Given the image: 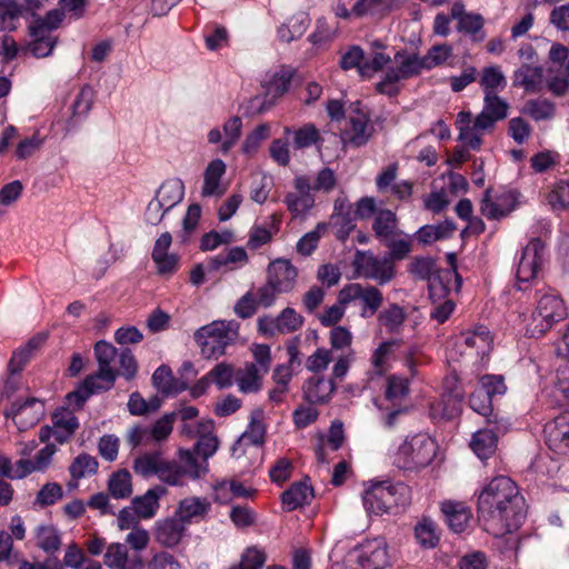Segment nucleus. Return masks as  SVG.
<instances>
[{
    "label": "nucleus",
    "mask_w": 569,
    "mask_h": 569,
    "mask_svg": "<svg viewBox=\"0 0 569 569\" xmlns=\"http://www.w3.org/2000/svg\"><path fill=\"white\" fill-rule=\"evenodd\" d=\"M478 516L485 531L498 539L506 537L508 549H518L515 532L526 518V501L513 480L506 476L491 479L478 496Z\"/></svg>",
    "instance_id": "obj_1"
},
{
    "label": "nucleus",
    "mask_w": 569,
    "mask_h": 569,
    "mask_svg": "<svg viewBox=\"0 0 569 569\" xmlns=\"http://www.w3.org/2000/svg\"><path fill=\"white\" fill-rule=\"evenodd\" d=\"M179 460L167 459L161 450L147 451L133 460L136 475L149 479L157 477L161 482L181 487L184 479H199L204 475V467L197 462L194 455L188 449H180Z\"/></svg>",
    "instance_id": "obj_2"
},
{
    "label": "nucleus",
    "mask_w": 569,
    "mask_h": 569,
    "mask_svg": "<svg viewBox=\"0 0 569 569\" xmlns=\"http://www.w3.org/2000/svg\"><path fill=\"white\" fill-rule=\"evenodd\" d=\"M437 451V441L429 435L419 432L403 438L389 451V458L400 470L419 472L433 461Z\"/></svg>",
    "instance_id": "obj_3"
},
{
    "label": "nucleus",
    "mask_w": 569,
    "mask_h": 569,
    "mask_svg": "<svg viewBox=\"0 0 569 569\" xmlns=\"http://www.w3.org/2000/svg\"><path fill=\"white\" fill-rule=\"evenodd\" d=\"M239 337V323L234 320H214L200 327L193 333V339L207 358H219L224 355L228 346Z\"/></svg>",
    "instance_id": "obj_4"
},
{
    "label": "nucleus",
    "mask_w": 569,
    "mask_h": 569,
    "mask_svg": "<svg viewBox=\"0 0 569 569\" xmlns=\"http://www.w3.org/2000/svg\"><path fill=\"white\" fill-rule=\"evenodd\" d=\"M362 500L365 509L370 515L390 513L395 508L409 503L410 489L402 482H377L365 490Z\"/></svg>",
    "instance_id": "obj_5"
},
{
    "label": "nucleus",
    "mask_w": 569,
    "mask_h": 569,
    "mask_svg": "<svg viewBox=\"0 0 569 569\" xmlns=\"http://www.w3.org/2000/svg\"><path fill=\"white\" fill-rule=\"evenodd\" d=\"M568 316L563 299L552 292L542 293L527 325V333L530 337L540 338L555 325L563 321Z\"/></svg>",
    "instance_id": "obj_6"
},
{
    "label": "nucleus",
    "mask_w": 569,
    "mask_h": 569,
    "mask_svg": "<svg viewBox=\"0 0 569 569\" xmlns=\"http://www.w3.org/2000/svg\"><path fill=\"white\" fill-rule=\"evenodd\" d=\"M393 61L397 67L389 68L382 80L376 84V90L389 97L397 96L400 91L399 82L420 74L426 69L422 57L407 51H398Z\"/></svg>",
    "instance_id": "obj_7"
},
{
    "label": "nucleus",
    "mask_w": 569,
    "mask_h": 569,
    "mask_svg": "<svg viewBox=\"0 0 569 569\" xmlns=\"http://www.w3.org/2000/svg\"><path fill=\"white\" fill-rule=\"evenodd\" d=\"M391 560L392 553L383 537L366 539L349 553V561L357 565L351 569H386Z\"/></svg>",
    "instance_id": "obj_8"
},
{
    "label": "nucleus",
    "mask_w": 569,
    "mask_h": 569,
    "mask_svg": "<svg viewBox=\"0 0 569 569\" xmlns=\"http://www.w3.org/2000/svg\"><path fill=\"white\" fill-rule=\"evenodd\" d=\"M177 413L163 415L152 425L136 423L126 432V441L131 448L161 443L167 440L173 429Z\"/></svg>",
    "instance_id": "obj_9"
},
{
    "label": "nucleus",
    "mask_w": 569,
    "mask_h": 569,
    "mask_svg": "<svg viewBox=\"0 0 569 569\" xmlns=\"http://www.w3.org/2000/svg\"><path fill=\"white\" fill-rule=\"evenodd\" d=\"M375 132L369 114L356 102L349 110L345 127L341 129L343 144L360 148L368 143Z\"/></svg>",
    "instance_id": "obj_10"
},
{
    "label": "nucleus",
    "mask_w": 569,
    "mask_h": 569,
    "mask_svg": "<svg viewBox=\"0 0 569 569\" xmlns=\"http://www.w3.org/2000/svg\"><path fill=\"white\" fill-rule=\"evenodd\" d=\"M341 303L360 302V316L365 319L375 316L383 303L382 292L375 286L352 282L340 289Z\"/></svg>",
    "instance_id": "obj_11"
},
{
    "label": "nucleus",
    "mask_w": 569,
    "mask_h": 569,
    "mask_svg": "<svg viewBox=\"0 0 569 569\" xmlns=\"http://www.w3.org/2000/svg\"><path fill=\"white\" fill-rule=\"evenodd\" d=\"M353 267L359 276L375 280L379 284L388 283L396 273L393 262L390 259H380L370 251H358Z\"/></svg>",
    "instance_id": "obj_12"
},
{
    "label": "nucleus",
    "mask_w": 569,
    "mask_h": 569,
    "mask_svg": "<svg viewBox=\"0 0 569 569\" xmlns=\"http://www.w3.org/2000/svg\"><path fill=\"white\" fill-rule=\"evenodd\" d=\"M51 426H43L39 430V440L48 442L52 437L61 445L68 442L79 428V420L74 412L68 408H60L52 413Z\"/></svg>",
    "instance_id": "obj_13"
},
{
    "label": "nucleus",
    "mask_w": 569,
    "mask_h": 569,
    "mask_svg": "<svg viewBox=\"0 0 569 569\" xmlns=\"http://www.w3.org/2000/svg\"><path fill=\"white\" fill-rule=\"evenodd\" d=\"M44 412V402L29 397L24 400H14L10 408L4 410V417L12 419L20 431H26L34 427L43 418Z\"/></svg>",
    "instance_id": "obj_14"
},
{
    "label": "nucleus",
    "mask_w": 569,
    "mask_h": 569,
    "mask_svg": "<svg viewBox=\"0 0 569 569\" xmlns=\"http://www.w3.org/2000/svg\"><path fill=\"white\" fill-rule=\"evenodd\" d=\"M94 355L99 369L94 375L87 377V385L91 387L98 382L109 390L118 376V371L111 366L116 359L117 349L110 342L100 340L94 346Z\"/></svg>",
    "instance_id": "obj_15"
},
{
    "label": "nucleus",
    "mask_w": 569,
    "mask_h": 569,
    "mask_svg": "<svg viewBox=\"0 0 569 569\" xmlns=\"http://www.w3.org/2000/svg\"><path fill=\"white\" fill-rule=\"evenodd\" d=\"M492 337L485 326L462 331L456 338V343L462 348L461 353L476 358L488 356L492 348Z\"/></svg>",
    "instance_id": "obj_16"
},
{
    "label": "nucleus",
    "mask_w": 569,
    "mask_h": 569,
    "mask_svg": "<svg viewBox=\"0 0 569 569\" xmlns=\"http://www.w3.org/2000/svg\"><path fill=\"white\" fill-rule=\"evenodd\" d=\"M545 437L548 448L558 453L569 455V409L555 417L545 426Z\"/></svg>",
    "instance_id": "obj_17"
},
{
    "label": "nucleus",
    "mask_w": 569,
    "mask_h": 569,
    "mask_svg": "<svg viewBox=\"0 0 569 569\" xmlns=\"http://www.w3.org/2000/svg\"><path fill=\"white\" fill-rule=\"evenodd\" d=\"M545 257L543 242L535 238L523 249L517 268V279L519 282H528L539 272Z\"/></svg>",
    "instance_id": "obj_18"
},
{
    "label": "nucleus",
    "mask_w": 569,
    "mask_h": 569,
    "mask_svg": "<svg viewBox=\"0 0 569 569\" xmlns=\"http://www.w3.org/2000/svg\"><path fill=\"white\" fill-rule=\"evenodd\" d=\"M293 188L295 190L287 193L283 201L295 217L303 216L315 204L310 180L306 176L296 177Z\"/></svg>",
    "instance_id": "obj_19"
},
{
    "label": "nucleus",
    "mask_w": 569,
    "mask_h": 569,
    "mask_svg": "<svg viewBox=\"0 0 569 569\" xmlns=\"http://www.w3.org/2000/svg\"><path fill=\"white\" fill-rule=\"evenodd\" d=\"M451 18L457 21V31L469 36L473 41L485 39V19L480 13L467 12L462 2H455L451 7Z\"/></svg>",
    "instance_id": "obj_20"
},
{
    "label": "nucleus",
    "mask_w": 569,
    "mask_h": 569,
    "mask_svg": "<svg viewBox=\"0 0 569 569\" xmlns=\"http://www.w3.org/2000/svg\"><path fill=\"white\" fill-rule=\"evenodd\" d=\"M509 103L499 94L483 96V107L476 117V126L482 130H490L499 121L508 117Z\"/></svg>",
    "instance_id": "obj_21"
},
{
    "label": "nucleus",
    "mask_w": 569,
    "mask_h": 569,
    "mask_svg": "<svg viewBox=\"0 0 569 569\" xmlns=\"http://www.w3.org/2000/svg\"><path fill=\"white\" fill-rule=\"evenodd\" d=\"M186 535V526L173 515L156 521L153 527L154 540L164 548L178 546Z\"/></svg>",
    "instance_id": "obj_22"
},
{
    "label": "nucleus",
    "mask_w": 569,
    "mask_h": 569,
    "mask_svg": "<svg viewBox=\"0 0 569 569\" xmlns=\"http://www.w3.org/2000/svg\"><path fill=\"white\" fill-rule=\"evenodd\" d=\"M297 277V268L287 259H276L268 266V280L282 293L293 290Z\"/></svg>",
    "instance_id": "obj_23"
},
{
    "label": "nucleus",
    "mask_w": 569,
    "mask_h": 569,
    "mask_svg": "<svg viewBox=\"0 0 569 569\" xmlns=\"http://www.w3.org/2000/svg\"><path fill=\"white\" fill-rule=\"evenodd\" d=\"M211 510V502L206 497H187L179 501L174 516L184 525L200 522Z\"/></svg>",
    "instance_id": "obj_24"
},
{
    "label": "nucleus",
    "mask_w": 569,
    "mask_h": 569,
    "mask_svg": "<svg viewBox=\"0 0 569 569\" xmlns=\"http://www.w3.org/2000/svg\"><path fill=\"white\" fill-rule=\"evenodd\" d=\"M337 390L332 378L312 376L306 380L302 387L303 398L311 405L327 403Z\"/></svg>",
    "instance_id": "obj_25"
},
{
    "label": "nucleus",
    "mask_w": 569,
    "mask_h": 569,
    "mask_svg": "<svg viewBox=\"0 0 569 569\" xmlns=\"http://www.w3.org/2000/svg\"><path fill=\"white\" fill-rule=\"evenodd\" d=\"M547 397L550 406L569 409V363L558 367Z\"/></svg>",
    "instance_id": "obj_26"
},
{
    "label": "nucleus",
    "mask_w": 569,
    "mask_h": 569,
    "mask_svg": "<svg viewBox=\"0 0 569 569\" xmlns=\"http://www.w3.org/2000/svg\"><path fill=\"white\" fill-rule=\"evenodd\" d=\"M441 511L448 527L453 532H462L469 525L471 510L461 501L447 500L441 502Z\"/></svg>",
    "instance_id": "obj_27"
},
{
    "label": "nucleus",
    "mask_w": 569,
    "mask_h": 569,
    "mask_svg": "<svg viewBox=\"0 0 569 569\" xmlns=\"http://www.w3.org/2000/svg\"><path fill=\"white\" fill-rule=\"evenodd\" d=\"M167 495L163 486L157 485L146 491L144 495L132 500V507L141 519H150L156 516L160 508L159 499Z\"/></svg>",
    "instance_id": "obj_28"
},
{
    "label": "nucleus",
    "mask_w": 569,
    "mask_h": 569,
    "mask_svg": "<svg viewBox=\"0 0 569 569\" xmlns=\"http://www.w3.org/2000/svg\"><path fill=\"white\" fill-rule=\"evenodd\" d=\"M226 173V164L220 159H214L207 166L203 173L202 197H221L226 189L221 186V178Z\"/></svg>",
    "instance_id": "obj_29"
},
{
    "label": "nucleus",
    "mask_w": 569,
    "mask_h": 569,
    "mask_svg": "<svg viewBox=\"0 0 569 569\" xmlns=\"http://www.w3.org/2000/svg\"><path fill=\"white\" fill-rule=\"evenodd\" d=\"M104 563L110 569H141L142 561L139 557L129 558L124 543L114 542L108 546L104 553Z\"/></svg>",
    "instance_id": "obj_30"
},
{
    "label": "nucleus",
    "mask_w": 569,
    "mask_h": 569,
    "mask_svg": "<svg viewBox=\"0 0 569 569\" xmlns=\"http://www.w3.org/2000/svg\"><path fill=\"white\" fill-rule=\"evenodd\" d=\"M313 498V489L306 481L293 482L281 496L282 505L287 511L309 505Z\"/></svg>",
    "instance_id": "obj_31"
},
{
    "label": "nucleus",
    "mask_w": 569,
    "mask_h": 569,
    "mask_svg": "<svg viewBox=\"0 0 569 569\" xmlns=\"http://www.w3.org/2000/svg\"><path fill=\"white\" fill-rule=\"evenodd\" d=\"M543 69L539 66L522 64L513 73V86L528 92H537L542 86Z\"/></svg>",
    "instance_id": "obj_32"
},
{
    "label": "nucleus",
    "mask_w": 569,
    "mask_h": 569,
    "mask_svg": "<svg viewBox=\"0 0 569 569\" xmlns=\"http://www.w3.org/2000/svg\"><path fill=\"white\" fill-rule=\"evenodd\" d=\"M479 84L483 96L498 94L507 87V78L501 67L497 64L487 66L481 70Z\"/></svg>",
    "instance_id": "obj_33"
},
{
    "label": "nucleus",
    "mask_w": 569,
    "mask_h": 569,
    "mask_svg": "<svg viewBox=\"0 0 569 569\" xmlns=\"http://www.w3.org/2000/svg\"><path fill=\"white\" fill-rule=\"evenodd\" d=\"M309 24V16L306 12H298L278 28V37L282 42H291L301 38Z\"/></svg>",
    "instance_id": "obj_34"
},
{
    "label": "nucleus",
    "mask_w": 569,
    "mask_h": 569,
    "mask_svg": "<svg viewBox=\"0 0 569 569\" xmlns=\"http://www.w3.org/2000/svg\"><path fill=\"white\" fill-rule=\"evenodd\" d=\"M183 196V182L180 179H169L159 187L154 198L164 206V211H169L182 201Z\"/></svg>",
    "instance_id": "obj_35"
},
{
    "label": "nucleus",
    "mask_w": 569,
    "mask_h": 569,
    "mask_svg": "<svg viewBox=\"0 0 569 569\" xmlns=\"http://www.w3.org/2000/svg\"><path fill=\"white\" fill-rule=\"evenodd\" d=\"M24 16V7L17 0H0V30L16 31L20 19Z\"/></svg>",
    "instance_id": "obj_36"
},
{
    "label": "nucleus",
    "mask_w": 569,
    "mask_h": 569,
    "mask_svg": "<svg viewBox=\"0 0 569 569\" xmlns=\"http://www.w3.org/2000/svg\"><path fill=\"white\" fill-rule=\"evenodd\" d=\"M264 372L257 369V365H247L237 370L236 382L243 393L257 392L262 388Z\"/></svg>",
    "instance_id": "obj_37"
},
{
    "label": "nucleus",
    "mask_w": 569,
    "mask_h": 569,
    "mask_svg": "<svg viewBox=\"0 0 569 569\" xmlns=\"http://www.w3.org/2000/svg\"><path fill=\"white\" fill-rule=\"evenodd\" d=\"M498 445V436L491 429H482L478 430L473 433L472 439L470 441V447L472 451L480 458L481 460H486L491 457Z\"/></svg>",
    "instance_id": "obj_38"
},
{
    "label": "nucleus",
    "mask_w": 569,
    "mask_h": 569,
    "mask_svg": "<svg viewBox=\"0 0 569 569\" xmlns=\"http://www.w3.org/2000/svg\"><path fill=\"white\" fill-rule=\"evenodd\" d=\"M287 136H292V146L297 150L306 149L311 146H319L322 142L320 131L313 123H306L297 130L284 128Z\"/></svg>",
    "instance_id": "obj_39"
},
{
    "label": "nucleus",
    "mask_w": 569,
    "mask_h": 569,
    "mask_svg": "<svg viewBox=\"0 0 569 569\" xmlns=\"http://www.w3.org/2000/svg\"><path fill=\"white\" fill-rule=\"evenodd\" d=\"M397 217L391 210L385 209L378 211L375 217L372 229L381 241H385L393 236H401V231H397Z\"/></svg>",
    "instance_id": "obj_40"
},
{
    "label": "nucleus",
    "mask_w": 569,
    "mask_h": 569,
    "mask_svg": "<svg viewBox=\"0 0 569 569\" xmlns=\"http://www.w3.org/2000/svg\"><path fill=\"white\" fill-rule=\"evenodd\" d=\"M378 322L389 333L400 332L406 320V312L403 308L397 303H391L378 315Z\"/></svg>",
    "instance_id": "obj_41"
},
{
    "label": "nucleus",
    "mask_w": 569,
    "mask_h": 569,
    "mask_svg": "<svg viewBox=\"0 0 569 569\" xmlns=\"http://www.w3.org/2000/svg\"><path fill=\"white\" fill-rule=\"evenodd\" d=\"M461 405L462 402L441 393L440 398L430 405V416L438 420L453 419L460 413Z\"/></svg>",
    "instance_id": "obj_42"
},
{
    "label": "nucleus",
    "mask_w": 569,
    "mask_h": 569,
    "mask_svg": "<svg viewBox=\"0 0 569 569\" xmlns=\"http://www.w3.org/2000/svg\"><path fill=\"white\" fill-rule=\"evenodd\" d=\"M266 428L262 421V412L256 411L251 415L247 430L239 438V443L260 446L264 442Z\"/></svg>",
    "instance_id": "obj_43"
},
{
    "label": "nucleus",
    "mask_w": 569,
    "mask_h": 569,
    "mask_svg": "<svg viewBox=\"0 0 569 569\" xmlns=\"http://www.w3.org/2000/svg\"><path fill=\"white\" fill-rule=\"evenodd\" d=\"M455 229V224L450 221L436 226L426 224L417 231L416 236L419 242L430 244L439 239L450 236Z\"/></svg>",
    "instance_id": "obj_44"
},
{
    "label": "nucleus",
    "mask_w": 569,
    "mask_h": 569,
    "mask_svg": "<svg viewBox=\"0 0 569 569\" xmlns=\"http://www.w3.org/2000/svg\"><path fill=\"white\" fill-rule=\"evenodd\" d=\"M108 490L116 499L128 498L132 493L131 475L127 470L112 473L108 481Z\"/></svg>",
    "instance_id": "obj_45"
},
{
    "label": "nucleus",
    "mask_w": 569,
    "mask_h": 569,
    "mask_svg": "<svg viewBox=\"0 0 569 569\" xmlns=\"http://www.w3.org/2000/svg\"><path fill=\"white\" fill-rule=\"evenodd\" d=\"M36 545L47 552L57 551L61 545L58 530L53 526H38L36 529Z\"/></svg>",
    "instance_id": "obj_46"
},
{
    "label": "nucleus",
    "mask_w": 569,
    "mask_h": 569,
    "mask_svg": "<svg viewBox=\"0 0 569 569\" xmlns=\"http://www.w3.org/2000/svg\"><path fill=\"white\" fill-rule=\"evenodd\" d=\"M415 536L423 548H433L439 541L437 525L429 518H423L415 528Z\"/></svg>",
    "instance_id": "obj_47"
},
{
    "label": "nucleus",
    "mask_w": 569,
    "mask_h": 569,
    "mask_svg": "<svg viewBox=\"0 0 569 569\" xmlns=\"http://www.w3.org/2000/svg\"><path fill=\"white\" fill-rule=\"evenodd\" d=\"M219 446V441L217 437L207 435L202 436L197 443L194 445L193 450H190L196 459L197 462L204 467V473L207 472V460L214 455Z\"/></svg>",
    "instance_id": "obj_48"
},
{
    "label": "nucleus",
    "mask_w": 569,
    "mask_h": 569,
    "mask_svg": "<svg viewBox=\"0 0 569 569\" xmlns=\"http://www.w3.org/2000/svg\"><path fill=\"white\" fill-rule=\"evenodd\" d=\"M97 469L98 461L94 457L88 453H80L70 465L69 472L72 479L79 480L96 473Z\"/></svg>",
    "instance_id": "obj_49"
},
{
    "label": "nucleus",
    "mask_w": 569,
    "mask_h": 569,
    "mask_svg": "<svg viewBox=\"0 0 569 569\" xmlns=\"http://www.w3.org/2000/svg\"><path fill=\"white\" fill-rule=\"evenodd\" d=\"M30 37L33 39L30 50L32 54L37 58H44L48 57L54 46H56V38L49 33V32H34L32 27H29Z\"/></svg>",
    "instance_id": "obj_50"
},
{
    "label": "nucleus",
    "mask_w": 569,
    "mask_h": 569,
    "mask_svg": "<svg viewBox=\"0 0 569 569\" xmlns=\"http://www.w3.org/2000/svg\"><path fill=\"white\" fill-rule=\"evenodd\" d=\"M209 378L219 389H226L236 381L237 371L233 366L227 362L217 363L209 372Z\"/></svg>",
    "instance_id": "obj_51"
},
{
    "label": "nucleus",
    "mask_w": 569,
    "mask_h": 569,
    "mask_svg": "<svg viewBox=\"0 0 569 569\" xmlns=\"http://www.w3.org/2000/svg\"><path fill=\"white\" fill-rule=\"evenodd\" d=\"M353 335L343 327L336 326L329 332V342L332 351H340V353L353 350L352 349Z\"/></svg>",
    "instance_id": "obj_52"
},
{
    "label": "nucleus",
    "mask_w": 569,
    "mask_h": 569,
    "mask_svg": "<svg viewBox=\"0 0 569 569\" xmlns=\"http://www.w3.org/2000/svg\"><path fill=\"white\" fill-rule=\"evenodd\" d=\"M385 246L389 248V257L390 261L393 260H402L405 259L411 251V240L410 236L401 234L393 236L383 241Z\"/></svg>",
    "instance_id": "obj_53"
},
{
    "label": "nucleus",
    "mask_w": 569,
    "mask_h": 569,
    "mask_svg": "<svg viewBox=\"0 0 569 569\" xmlns=\"http://www.w3.org/2000/svg\"><path fill=\"white\" fill-rule=\"evenodd\" d=\"M325 223H318L317 227L303 234L297 242V252L301 256H310L318 247L322 233L326 231Z\"/></svg>",
    "instance_id": "obj_54"
},
{
    "label": "nucleus",
    "mask_w": 569,
    "mask_h": 569,
    "mask_svg": "<svg viewBox=\"0 0 569 569\" xmlns=\"http://www.w3.org/2000/svg\"><path fill=\"white\" fill-rule=\"evenodd\" d=\"M248 262V254L242 247H233L226 253H220L209 260L212 270L219 269L221 266L229 263L246 264Z\"/></svg>",
    "instance_id": "obj_55"
},
{
    "label": "nucleus",
    "mask_w": 569,
    "mask_h": 569,
    "mask_svg": "<svg viewBox=\"0 0 569 569\" xmlns=\"http://www.w3.org/2000/svg\"><path fill=\"white\" fill-rule=\"evenodd\" d=\"M102 385L94 382L93 386L87 385V378L84 379L81 388L67 395L68 405L74 409H81L84 402L90 398L91 395L100 391H107Z\"/></svg>",
    "instance_id": "obj_56"
},
{
    "label": "nucleus",
    "mask_w": 569,
    "mask_h": 569,
    "mask_svg": "<svg viewBox=\"0 0 569 569\" xmlns=\"http://www.w3.org/2000/svg\"><path fill=\"white\" fill-rule=\"evenodd\" d=\"M395 346H398L397 340H388L383 341L375 349L371 356V367L375 375L381 376L386 371L387 360Z\"/></svg>",
    "instance_id": "obj_57"
},
{
    "label": "nucleus",
    "mask_w": 569,
    "mask_h": 569,
    "mask_svg": "<svg viewBox=\"0 0 569 569\" xmlns=\"http://www.w3.org/2000/svg\"><path fill=\"white\" fill-rule=\"evenodd\" d=\"M389 9L387 0H358L353 4V16L361 18L365 16L382 14Z\"/></svg>",
    "instance_id": "obj_58"
},
{
    "label": "nucleus",
    "mask_w": 569,
    "mask_h": 569,
    "mask_svg": "<svg viewBox=\"0 0 569 569\" xmlns=\"http://www.w3.org/2000/svg\"><path fill=\"white\" fill-rule=\"evenodd\" d=\"M63 11L61 9H53L47 12L44 17L36 18L30 27L33 28L34 32H49L59 27L62 22Z\"/></svg>",
    "instance_id": "obj_59"
},
{
    "label": "nucleus",
    "mask_w": 569,
    "mask_h": 569,
    "mask_svg": "<svg viewBox=\"0 0 569 569\" xmlns=\"http://www.w3.org/2000/svg\"><path fill=\"white\" fill-rule=\"evenodd\" d=\"M153 386L162 393L170 395L179 390L174 386V378L171 369L167 366H160L152 375Z\"/></svg>",
    "instance_id": "obj_60"
},
{
    "label": "nucleus",
    "mask_w": 569,
    "mask_h": 569,
    "mask_svg": "<svg viewBox=\"0 0 569 569\" xmlns=\"http://www.w3.org/2000/svg\"><path fill=\"white\" fill-rule=\"evenodd\" d=\"M452 54V48L448 44H437L431 47L428 52L422 57L426 69L445 63Z\"/></svg>",
    "instance_id": "obj_61"
},
{
    "label": "nucleus",
    "mask_w": 569,
    "mask_h": 569,
    "mask_svg": "<svg viewBox=\"0 0 569 569\" xmlns=\"http://www.w3.org/2000/svg\"><path fill=\"white\" fill-rule=\"evenodd\" d=\"M525 112L536 121L550 119L555 114V106L548 100H530L525 106Z\"/></svg>",
    "instance_id": "obj_62"
},
{
    "label": "nucleus",
    "mask_w": 569,
    "mask_h": 569,
    "mask_svg": "<svg viewBox=\"0 0 569 569\" xmlns=\"http://www.w3.org/2000/svg\"><path fill=\"white\" fill-rule=\"evenodd\" d=\"M267 556L263 550L252 546L248 547L241 555L239 563L241 569H261Z\"/></svg>",
    "instance_id": "obj_63"
},
{
    "label": "nucleus",
    "mask_w": 569,
    "mask_h": 569,
    "mask_svg": "<svg viewBox=\"0 0 569 569\" xmlns=\"http://www.w3.org/2000/svg\"><path fill=\"white\" fill-rule=\"evenodd\" d=\"M552 209L561 210L569 207V180H562L556 184L548 196Z\"/></svg>",
    "instance_id": "obj_64"
}]
</instances>
